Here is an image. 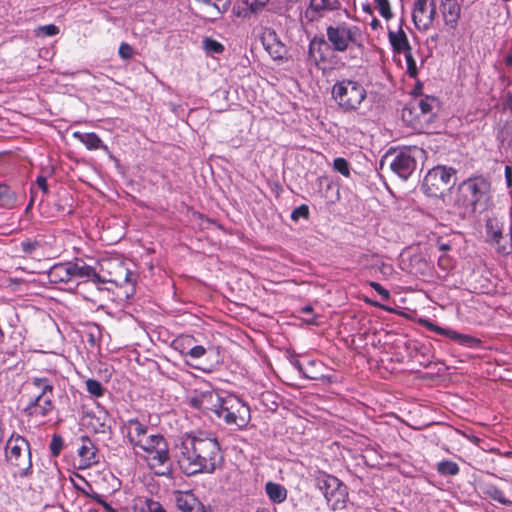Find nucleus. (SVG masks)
Segmentation results:
<instances>
[{"mask_svg":"<svg viewBox=\"0 0 512 512\" xmlns=\"http://www.w3.org/2000/svg\"><path fill=\"white\" fill-rule=\"evenodd\" d=\"M193 339L184 338L175 340V349H179L180 353L189 356L192 359H199L206 354V349L202 345H195L186 351L187 346H190Z\"/></svg>","mask_w":512,"mask_h":512,"instance_id":"393cba45","label":"nucleus"},{"mask_svg":"<svg viewBox=\"0 0 512 512\" xmlns=\"http://www.w3.org/2000/svg\"><path fill=\"white\" fill-rule=\"evenodd\" d=\"M289 361H290L291 365L300 373V375L303 378L315 379V377L310 376V375L307 374V372L305 371V369L302 366L301 362L295 356H291Z\"/></svg>","mask_w":512,"mask_h":512,"instance_id":"37998d69","label":"nucleus"},{"mask_svg":"<svg viewBox=\"0 0 512 512\" xmlns=\"http://www.w3.org/2000/svg\"><path fill=\"white\" fill-rule=\"evenodd\" d=\"M6 458L16 467L14 477L25 478L32 474V461L28 441L21 436H12L6 444Z\"/></svg>","mask_w":512,"mask_h":512,"instance_id":"1a4fd4ad","label":"nucleus"},{"mask_svg":"<svg viewBox=\"0 0 512 512\" xmlns=\"http://www.w3.org/2000/svg\"><path fill=\"white\" fill-rule=\"evenodd\" d=\"M502 238V232L500 230H496L493 232L491 236V242L493 245L497 247L498 252L506 253V248L500 245V240Z\"/></svg>","mask_w":512,"mask_h":512,"instance_id":"a18cd8bd","label":"nucleus"},{"mask_svg":"<svg viewBox=\"0 0 512 512\" xmlns=\"http://www.w3.org/2000/svg\"><path fill=\"white\" fill-rule=\"evenodd\" d=\"M265 491L269 499L274 503H281L287 497V490L284 486L274 482H268L265 485Z\"/></svg>","mask_w":512,"mask_h":512,"instance_id":"cd10ccee","label":"nucleus"},{"mask_svg":"<svg viewBox=\"0 0 512 512\" xmlns=\"http://www.w3.org/2000/svg\"><path fill=\"white\" fill-rule=\"evenodd\" d=\"M371 287L374 289L382 288L378 283H374V282L371 283Z\"/></svg>","mask_w":512,"mask_h":512,"instance_id":"bf43d9fd","label":"nucleus"},{"mask_svg":"<svg viewBox=\"0 0 512 512\" xmlns=\"http://www.w3.org/2000/svg\"><path fill=\"white\" fill-rule=\"evenodd\" d=\"M211 7L215 10V14L219 15L227 10L228 0H211Z\"/></svg>","mask_w":512,"mask_h":512,"instance_id":"c03bdc74","label":"nucleus"},{"mask_svg":"<svg viewBox=\"0 0 512 512\" xmlns=\"http://www.w3.org/2000/svg\"><path fill=\"white\" fill-rule=\"evenodd\" d=\"M418 323L427 330L445 336L463 347L478 348L481 345L480 339L469 334L459 333L450 328L441 327L428 318H419Z\"/></svg>","mask_w":512,"mask_h":512,"instance_id":"4468645a","label":"nucleus"},{"mask_svg":"<svg viewBox=\"0 0 512 512\" xmlns=\"http://www.w3.org/2000/svg\"><path fill=\"white\" fill-rule=\"evenodd\" d=\"M121 432L132 449H136V446L144 442L143 440L151 434L146 422L139 418H129L123 421Z\"/></svg>","mask_w":512,"mask_h":512,"instance_id":"2eb2a0df","label":"nucleus"},{"mask_svg":"<svg viewBox=\"0 0 512 512\" xmlns=\"http://www.w3.org/2000/svg\"><path fill=\"white\" fill-rule=\"evenodd\" d=\"M418 152L416 148L388 152L380 161V169L388 168L399 178L406 180L416 168V154Z\"/></svg>","mask_w":512,"mask_h":512,"instance_id":"9d476101","label":"nucleus"},{"mask_svg":"<svg viewBox=\"0 0 512 512\" xmlns=\"http://www.w3.org/2000/svg\"><path fill=\"white\" fill-rule=\"evenodd\" d=\"M257 512H263V511L258 510Z\"/></svg>","mask_w":512,"mask_h":512,"instance_id":"338daca9","label":"nucleus"},{"mask_svg":"<svg viewBox=\"0 0 512 512\" xmlns=\"http://www.w3.org/2000/svg\"><path fill=\"white\" fill-rule=\"evenodd\" d=\"M441 249H442V250H446V249H448V246H447V245H442V246H441Z\"/></svg>","mask_w":512,"mask_h":512,"instance_id":"e2e57ef3","label":"nucleus"},{"mask_svg":"<svg viewBox=\"0 0 512 512\" xmlns=\"http://www.w3.org/2000/svg\"><path fill=\"white\" fill-rule=\"evenodd\" d=\"M216 416L226 425L235 426L240 430L246 428L251 419L249 406L235 395L223 396Z\"/></svg>","mask_w":512,"mask_h":512,"instance_id":"6e6552de","label":"nucleus"},{"mask_svg":"<svg viewBox=\"0 0 512 512\" xmlns=\"http://www.w3.org/2000/svg\"><path fill=\"white\" fill-rule=\"evenodd\" d=\"M175 503L181 512H206L204 505L192 491L176 492Z\"/></svg>","mask_w":512,"mask_h":512,"instance_id":"aec40b11","label":"nucleus"},{"mask_svg":"<svg viewBox=\"0 0 512 512\" xmlns=\"http://www.w3.org/2000/svg\"><path fill=\"white\" fill-rule=\"evenodd\" d=\"M318 44V45H321V42L319 43H316V41H311L310 45H309V55L311 57H313V53H314V49H315V45Z\"/></svg>","mask_w":512,"mask_h":512,"instance_id":"5fc2aeb1","label":"nucleus"},{"mask_svg":"<svg viewBox=\"0 0 512 512\" xmlns=\"http://www.w3.org/2000/svg\"><path fill=\"white\" fill-rule=\"evenodd\" d=\"M510 171H511L510 167H506L505 173H506V177L508 180H510Z\"/></svg>","mask_w":512,"mask_h":512,"instance_id":"13d9d810","label":"nucleus"},{"mask_svg":"<svg viewBox=\"0 0 512 512\" xmlns=\"http://www.w3.org/2000/svg\"><path fill=\"white\" fill-rule=\"evenodd\" d=\"M437 109V100L425 96L414 99L402 110V119L415 130H423L433 121Z\"/></svg>","mask_w":512,"mask_h":512,"instance_id":"0eeeda50","label":"nucleus"},{"mask_svg":"<svg viewBox=\"0 0 512 512\" xmlns=\"http://www.w3.org/2000/svg\"><path fill=\"white\" fill-rule=\"evenodd\" d=\"M90 497L102 505L106 512H115V509L109 503H107L101 495L94 493Z\"/></svg>","mask_w":512,"mask_h":512,"instance_id":"09e8293b","label":"nucleus"},{"mask_svg":"<svg viewBox=\"0 0 512 512\" xmlns=\"http://www.w3.org/2000/svg\"><path fill=\"white\" fill-rule=\"evenodd\" d=\"M315 364V361H309V365H314Z\"/></svg>","mask_w":512,"mask_h":512,"instance_id":"69168bd1","label":"nucleus"},{"mask_svg":"<svg viewBox=\"0 0 512 512\" xmlns=\"http://www.w3.org/2000/svg\"><path fill=\"white\" fill-rule=\"evenodd\" d=\"M31 389L28 394V401L23 409L24 414L30 419L41 420L55 409L54 385L46 377H32L27 382Z\"/></svg>","mask_w":512,"mask_h":512,"instance_id":"f03ea898","label":"nucleus"},{"mask_svg":"<svg viewBox=\"0 0 512 512\" xmlns=\"http://www.w3.org/2000/svg\"><path fill=\"white\" fill-rule=\"evenodd\" d=\"M370 26L373 30H377L378 28L381 27V23L378 19L374 18L371 23H370Z\"/></svg>","mask_w":512,"mask_h":512,"instance_id":"603ef678","label":"nucleus"},{"mask_svg":"<svg viewBox=\"0 0 512 512\" xmlns=\"http://www.w3.org/2000/svg\"><path fill=\"white\" fill-rule=\"evenodd\" d=\"M506 108L512 112V93L509 92L507 95Z\"/></svg>","mask_w":512,"mask_h":512,"instance_id":"864d4df0","label":"nucleus"},{"mask_svg":"<svg viewBox=\"0 0 512 512\" xmlns=\"http://www.w3.org/2000/svg\"><path fill=\"white\" fill-rule=\"evenodd\" d=\"M20 246H21V250L25 254L32 255V254H34L37 251V249L39 248L40 244L36 240L27 239V240L22 241Z\"/></svg>","mask_w":512,"mask_h":512,"instance_id":"a19ab883","label":"nucleus"},{"mask_svg":"<svg viewBox=\"0 0 512 512\" xmlns=\"http://www.w3.org/2000/svg\"><path fill=\"white\" fill-rule=\"evenodd\" d=\"M441 13L447 26L455 28L460 18L461 8L457 0H441Z\"/></svg>","mask_w":512,"mask_h":512,"instance_id":"5701e85b","label":"nucleus"},{"mask_svg":"<svg viewBox=\"0 0 512 512\" xmlns=\"http://www.w3.org/2000/svg\"><path fill=\"white\" fill-rule=\"evenodd\" d=\"M437 471L443 476H455L459 473V466L456 462L443 460L437 464Z\"/></svg>","mask_w":512,"mask_h":512,"instance_id":"473e14b6","label":"nucleus"},{"mask_svg":"<svg viewBox=\"0 0 512 512\" xmlns=\"http://www.w3.org/2000/svg\"><path fill=\"white\" fill-rule=\"evenodd\" d=\"M222 399L223 396L216 391H203L192 397L190 403L194 408L211 411L216 415Z\"/></svg>","mask_w":512,"mask_h":512,"instance_id":"a211bd4d","label":"nucleus"},{"mask_svg":"<svg viewBox=\"0 0 512 512\" xmlns=\"http://www.w3.org/2000/svg\"><path fill=\"white\" fill-rule=\"evenodd\" d=\"M379 14L386 20H390L393 17L389 0H374Z\"/></svg>","mask_w":512,"mask_h":512,"instance_id":"4c0bfd02","label":"nucleus"},{"mask_svg":"<svg viewBox=\"0 0 512 512\" xmlns=\"http://www.w3.org/2000/svg\"><path fill=\"white\" fill-rule=\"evenodd\" d=\"M388 39L395 53L401 54L412 50L407 35L401 25L397 30H388Z\"/></svg>","mask_w":512,"mask_h":512,"instance_id":"b1692460","label":"nucleus"},{"mask_svg":"<svg viewBox=\"0 0 512 512\" xmlns=\"http://www.w3.org/2000/svg\"><path fill=\"white\" fill-rule=\"evenodd\" d=\"M58 33L59 28L54 24L39 26L34 30V35L39 38L55 36Z\"/></svg>","mask_w":512,"mask_h":512,"instance_id":"c9c22d12","label":"nucleus"},{"mask_svg":"<svg viewBox=\"0 0 512 512\" xmlns=\"http://www.w3.org/2000/svg\"><path fill=\"white\" fill-rule=\"evenodd\" d=\"M262 43L265 50L273 59L277 60L283 58L286 48L274 30L267 29L264 31L262 35Z\"/></svg>","mask_w":512,"mask_h":512,"instance_id":"4be33fe9","label":"nucleus"},{"mask_svg":"<svg viewBox=\"0 0 512 512\" xmlns=\"http://www.w3.org/2000/svg\"><path fill=\"white\" fill-rule=\"evenodd\" d=\"M490 183L483 177L465 180L458 187L456 204L464 213L472 214L478 208H485L489 199Z\"/></svg>","mask_w":512,"mask_h":512,"instance_id":"39448f33","label":"nucleus"},{"mask_svg":"<svg viewBox=\"0 0 512 512\" xmlns=\"http://www.w3.org/2000/svg\"><path fill=\"white\" fill-rule=\"evenodd\" d=\"M316 482L331 509L339 510L345 507L347 487L338 478L324 473L317 477Z\"/></svg>","mask_w":512,"mask_h":512,"instance_id":"9b49d317","label":"nucleus"},{"mask_svg":"<svg viewBox=\"0 0 512 512\" xmlns=\"http://www.w3.org/2000/svg\"><path fill=\"white\" fill-rule=\"evenodd\" d=\"M36 183L38 185V187L44 192V193H47L48 191V186H47V180L45 177L43 176H38L37 179H36Z\"/></svg>","mask_w":512,"mask_h":512,"instance_id":"3c124183","label":"nucleus"},{"mask_svg":"<svg viewBox=\"0 0 512 512\" xmlns=\"http://www.w3.org/2000/svg\"><path fill=\"white\" fill-rule=\"evenodd\" d=\"M62 439L61 437H58V436H54L52 438V441H51V445H50V448H51V452L54 456H57L61 449H62Z\"/></svg>","mask_w":512,"mask_h":512,"instance_id":"de8ad7c7","label":"nucleus"},{"mask_svg":"<svg viewBox=\"0 0 512 512\" xmlns=\"http://www.w3.org/2000/svg\"><path fill=\"white\" fill-rule=\"evenodd\" d=\"M311 310L312 309L309 306L303 308V312H305V313L311 312Z\"/></svg>","mask_w":512,"mask_h":512,"instance_id":"680f3d73","label":"nucleus"},{"mask_svg":"<svg viewBox=\"0 0 512 512\" xmlns=\"http://www.w3.org/2000/svg\"><path fill=\"white\" fill-rule=\"evenodd\" d=\"M332 99L343 113L358 112L367 99L364 85L352 78H343L334 83L331 90Z\"/></svg>","mask_w":512,"mask_h":512,"instance_id":"20e7f679","label":"nucleus"},{"mask_svg":"<svg viewBox=\"0 0 512 512\" xmlns=\"http://www.w3.org/2000/svg\"><path fill=\"white\" fill-rule=\"evenodd\" d=\"M73 137L85 145L89 150L103 149L104 151H108L107 145L103 144L102 140L96 133L74 132Z\"/></svg>","mask_w":512,"mask_h":512,"instance_id":"bb28decb","label":"nucleus"},{"mask_svg":"<svg viewBox=\"0 0 512 512\" xmlns=\"http://www.w3.org/2000/svg\"><path fill=\"white\" fill-rule=\"evenodd\" d=\"M16 202L15 192L8 185L0 183V208L12 209Z\"/></svg>","mask_w":512,"mask_h":512,"instance_id":"c85d7f7f","label":"nucleus"},{"mask_svg":"<svg viewBox=\"0 0 512 512\" xmlns=\"http://www.w3.org/2000/svg\"><path fill=\"white\" fill-rule=\"evenodd\" d=\"M436 16L434 0H415L413 5V22L418 30H428Z\"/></svg>","mask_w":512,"mask_h":512,"instance_id":"dca6fc26","label":"nucleus"},{"mask_svg":"<svg viewBox=\"0 0 512 512\" xmlns=\"http://www.w3.org/2000/svg\"><path fill=\"white\" fill-rule=\"evenodd\" d=\"M88 342L91 344V345H95L96 343V340L93 338V336L91 335V338L88 339Z\"/></svg>","mask_w":512,"mask_h":512,"instance_id":"052dcab7","label":"nucleus"},{"mask_svg":"<svg viewBox=\"0 0 512 512\" xmlns=\"http://www.w3.org/2000/svg\"><path fill=\"white\" fill-rule=\"evenodd\" d=\"M446 261H447L446 258L440 257L439 258V265L440 266H445L446 265Z\"/></svg>","mask_w":512,"mask_h":512,"instance_id":"4d7b16f0","label":"nucleus"},{"mask_svg":"<svg viewBox=\"0 0 512 512\" xmlns=\"http://www.w3.org/2000/svg\"><path fill=\"white\" fill-rule=\"evenodd\" d=\"M203 49L208 55L221 54L224 51V46L209 37H205L202 41Z\"/></svg>","mask_w":512,"mask_h":512,"instance_id":"72a5a7b5","label":"nucleus"},{"mask_svg":"<svg viewBox=\"0 0 512 512\" xmlns=\"http://www.w3.org/2000/svg\"><path fill=\"white\" fill-rule=\"evenodd\" d=\"M310 11L318 17H324L328 12L341 9L340 0H311Z\"/></svg>","mask_w":512,"mask_h":512,"instance_id":"a878e982","label":"nucleus"},{"mask_svg":"<svg viewBox=\"0 0 512 512\" xmlns=\"http://www.w3.org/2000/svg\"><path fill=\"white\" fill-rule=\"evenodd\" d=\"M48 278L52 283H67L75 279L78 280L76 285L86 281H92L93 284L105 282L92 267L86 265L83 261L56 264L49 270Z\"/></svg>","mask_w":512,"mask_h":512,"instance_id":"423d86ee","label":"nucleus"},{"mask_svg":"<svg viewBox=\"0 0 512 512\" xmlns=\"http://www.w3.org/2000/svg\"><path fill=\"white\" fill-rule=\"evenodd\" d=\"M328 41L333 50L338 52L346 51L351 44L361 47L359 41L360 31L356 26L341 23L337 26H329L326 30Z\"/></svg>","mask_w":512,"mask_h":512,"instance_id":"ddd939ff","label":"nucleus"},{"mask_svg":"<svg viewBox=\"0 0 512 512\" xmlns=\"http://www.w3.org/2000/svg\"><path fill=\"white\" fill-rule=\"evenodd\" d=\"M308 216H309V208L305 204H302V205L298 206L297 208H295L291 214V218L293 220H298L300 218L307 219Z\"/></svg>","mask_w":512,"mask_h":512,"instance_id":"79ce46f5","label":"nucleus"},{"mask_svg":"<svg viewBox=\"0 0 512 512\" xmlns=\"http://www.w3.org/2000/svg\"><path fill=\"white\" fill-rule=\"evenodd\" d=\"M407 65V73L410 77H416L418 73L416 61L412 56V50L403 53Z\"/></svg>","mask_w":512,"mask_h":512,"instance_id":"ea45409f","label":"nucleus"},{"mask_svg":"<svg viewBox=\"0 0 512 512\" xmlns=\"http://www.w3.org/2000/svg\"><path fill=\"white\" fill-rule=\"evenodd\" d=\"M88 425L95 433L105 434L111 430V419L107 410L97 404L96 409L88 412Z\"/></svg>","mask_w":512,"mask_h":512,"instance_id":"6ab92c4d","label":"nucleus"},{"mask_svg":"<svg viewBox=\"0 0 512 512\" xmlns=\"http://www.w3.org/2000/svg\"><path fill=\"white\" fill-rule=\"evenodd\" d=\"M133 512H166L161 504L154 500H146L144 505L134 507Z\"/></svg>","mask_w":512,"mask_h":512,"instance_id":"e433bc0d","label":"nucleus"},{"mask_svg":"<svg viewBox=\"0 0 512 512\" xmlns=\"http://www.w3.org/2000/svg\"><path fill=\"white\" fill-rule=\"evenodd\" d=\"M77 453L80 469H86L98 463L97 448L88 437L81 438V444L77 449Z\"/></svg>","mask_w":512,"mask_h":512,"instance_id":"412c9836","label":"nucleus"},{"mask_svg":"<svg viewBox=\"0 0 512 512\" xmlns=\"http://www.w3.org/2000/svg\"><path fill=\"white\" fill-rule=\"evenodd\" d=\"M133 449L136 455L143 456L148 466L157 475H166L171 469L169 447L161 434H150Z\"/></svg>","mask_w":512,"mask_h":512,"instance_id":"7ed1b4c3","label":"nucleus"},{"mask_svg":"<svg viewBox=\"0 0 512 512\" xmlns=\"http://www.w3.org/2000/svg\"><path fill=\"white\" fill-rule=\"evenodd\" d=\"M252 11H257L263 7L266 0H242Z\"/></svg>","mask_w":512,"mask_h":512,"instance_id":"8fccbe9b","label":"nucleus"},{"mask_svg":"<svg viewBox=\"0 0 512 512\" xmlns=\"http://www.w3.org/2000/svg\"><path fill=\"white\" fill-rule=\"evenodd\" d=\"M333 168L335 171L339 172L344 177L350 176V168L349 163L345 158L338 157L334 159Z\"/></svg>","mask_w":512,"mask_h":512,"instance_id":"58836bf2","label":"nucleus"},{"mask_svg":"<svg viewBox=\"0 0 512 512\" xmlns=\"http://www.w3.org/2000/svg\"><path fill=\"white\" fill-rule=\"evenodd\" d=\"M379 294L380 300L379 301H373L368 298H366V301L373 306L379 307L385 311L388 312H396L395 308L391 306L389 302V290H376Z\"/></svg>","mask_w":512,"mask_h":512,"instance_id":"2f4dec72","label":"nucleus"},{"mask_svg":"<svg viewBox=\"0 0 512 512\" xmlns=\"http://www.w3.org/2000/svg\"><path fill=\"white\" fill-rule=\"evenodd\" d=\"M505 61L507 65L512 66V55H508Z\"/></svg>","mask_w":512,"mask_h":512,"instance_id":"6e6d98bb","label":"nucleus"},{"mask_svg":"<svg viewBox=\"0 0 512 512\" xmlns=\"http://www.w3.org/2000/svg\"><path fill=\"white\" fill-rule=\"evenodd\" d=\"M119 55L125 60L132 58L133 48L128 43H122L119 47Z\"/></svg>","mask_w":512,"mask_h":512,"instance_id":"49530a36","label":"nucleus"},{"mask_svg":"<svg viewBox=\"0 0 512 512\" xmlns=\"http://www.w3.org/2000/svg\"><path fill=\"white\" fill-rule=\"evenodd\" d=\"M511 244H512V225L510 226Z\"/></svg>","mask_w":512,"mask_h":512,"instance_id":"0e129e2a","label":"nucleus"},{"mask_svg":"<svg viewBox=\"0 0 512 512\" xmlns=\"http://www.w3.org/2000/svg\"><path fill=\"white\" fill-rule=\"evenodd\" d=\"M87 392L94 397H102L105 393L103 385L95 379H87L85 382Z\"/></svg>","mask_w":512,"mask_h":512,"instance_id":"f704fd0d","label":"nucleus"},{"mask_svg":"<svg viewBox=\"0 0 512 512\" xmlns=\"http://www.w3.org/2000/svg\"><path fill=\"white\" fill-rule=\"evenodd\" d=\"M484 493L490 497L492 500L502 504V505H511L512 502L507 499L502 490L494 485H487L485 487Z\"/></svg>","mask_w":512,"mask_h":512,"instance_id":"7c9ffc66","label":"nucleus"},{"mask_svg":"<svg viewBox=\"0 0 512 512\" xmlns=\"http://www.w3.org/2000/svg\"><path fill=\"white\" fill-rule=\"evenodd\" d=\"M118 270H119V277L109 279V282L114 283L115 285H123V284H129V285H136V275L129 271V269L123 267L121 264H118Z\"/></svg>","mask_w":512,"mask_h":512,"instance_id":"c756f323","label":"nucleus"},{"mask_svg":"<svg viewBox=\"0 0 512 512\" xmlns=\"http://www.w3.org/2000/svg\"><path fill=\"white\" fill-rule=\"evenodd\" d=\"M175 456L187 475L213 473L220 458V444L210 433L186 434L176 444Z\"/></svg>","mask_w":512,"mask_h":512,"instance_id":"f257e3e1","label":"nucleus"},{"mask_svg":"<svg viewBox=\"0 0 512 512\" xmlns=\"http://www.w3.org/2000/svg\"><path fill=\"white\" fill-rule=\"evenodd\" d=\"M456 170L452 167L436 166L428 171L423 188L430 196H438L455 184Z\"/></svg>","mask_w":512,"mask_h":512,"instance_id":"f8f14e48","label":"nucleus"},{"mask_svg":"<svg viewBox=\"0 0 512 512\" xmlns=\"http://www.w3.org/2000/svg\"><path fill=\"white\" fill-rule=\"evenodd\" d=\"M400 267L413 275H425L430 270L425 255L414 249L405 250L400 254Z\"/></svg>","mask_w":512,"mask_h":512,"instance_id":"f3484780","label":"nucleus"}]
</instances>
